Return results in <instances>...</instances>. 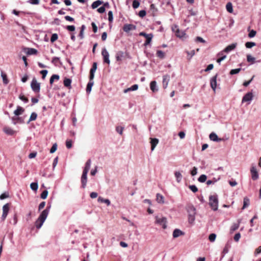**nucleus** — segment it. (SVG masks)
Returning a JSON list of instances; mask_svg holds the SVG:
<instances>
[{
    "label": "nucleus",
    "mask_w": 261,
    "mask_h": 261,
    "mask_svg": "<svg viewBox=\"0 0 261 261\" xmlns=\"http://www.w3.org/2000/svg\"><path fill=\"white\" fill-rule=\"evenodd\" d=\"M216 234L214 233L210 234L208 237V239H209L210 241L211 242H214L216 240Z\"/></svg>",
    "instance_id": "nucleus-46"
},
{
    "label": "nucleus",
    "mask_w": 261,
    "mask_h": 261,
    "mask_svg": "<svg viewBox=\"0 0 261 261\" xmlns=\"http://www.w3.org/2000/svg\"><path fill=\"white\" fill-rule=\"evenodd\" d=\"M256 34V32L253 30H252L248 34V37L249 38H253L255 36Z\"/></svg>",
    "instance_id": "nucleus-55"
},
{
    "label": "nucleus",
    "mask_w": 261,
    "mask_h": 261,
    "mask_svg": "<svg viewBox=\"0 0 261 261\" xmlns=\"http://www.w3.org/2000/svg\"><path fill=\"white\" fill-rule=\"evenodd\" d=\"M159 143V140L156 138H151V150L153 151Z\"/></svg>",
    "instance_id": "nucleus-19"
},
{
    "label": "nucleus",
    "mask_w": 261,
    "mask_h": 261,
    "mask_svg": "<svg viewBox=\"0 0 261 261\" xmlns=\"http://www.w3.org/2000/svg\"><path fill=\"white\" fill-rule=\"evenodd\" d=\"M108 20L110 23L113 22V15L112 11H110L108 12Z\"/></svg>",
    "instance_id": "nucleus-48"
},
{
    "label": "nucleus",
    "mask_w": 261,
    "mask_h": 261,
    "mask_svg": "<svg viewBox=\"0 0 261 261\" xmlns=\"http://www.w3.org/2000/svg\"><path fill=\"white\" fill-rule=\"evenodd\" d=\"M226 8L227 11L229 13H232L233 12V7L231 3L228 2L227 3L226 6Z\"/></svg>",
    "instance_id": "nucleus-37"
},
{
    "label": "nucleus",
    "mask_w": 261,
    "mask_h": 261,
    "mask_svg": "<svg viewBox=\"0 0 261 261\" xmlns=\"http://www.w3.org/2000/svg\"><path fill=\"white\" fill-rule=\"evenodd\" d=\"M146 12L144 10H141L139 12V16L141 18L144 17L146 15Z\"/></svg>",
    "instance_id": "nucleus-58"
},
{
    "label": "nucleus",
    "mask_w": 261,
    "mask_h": 261,
    "mask_svg": "<svg viewBox=\"0 0 261 261\" xmlns=\"http://www.w3.org/2000/svg\"><path fill=\"white\" fill-rule=\"evenodd\" d=\"M9 204L6 203L3 206V214L2 216V220L4 221L9 213Z\"/></svg>",
    "instance_id": "nucleus-8"
},
{
    "label": "nucleus",
    "mask_w": 261,
    "mask_h": 261,
    "mask_svg": "<svg viewBox=\"0 0 261 261\" xmlns=\"http://www.w3.org/2000/svg\"><path fill=\"white\" fill-rule=\"evenodd\" d=\"M134 9L138 8L140 6V2L137 0H134L132 4Z\"/></svg>",
    "instance_id": "nucleus-47"
},
{
    "label": "nucleus",
    "mask_w": 261,
    "mask_h": 261,
    "mask_svg": "<svg viewBox=\"0 0 261 261\" xmlns=\"http://www.w3.org/2000/svg\"><path fill=\"white\" fill-rule=\"evenodd\" d=\"M251 177L253 180L258 178V174L255 167H252L250 170Z\"/></svg>",
    "instance_id": "nucleus-14"
},
{
    "label": "nucleus",
    "mask_w": 261,
    "mask_h": 261,
    "mask_svg": "<svg viewBox=\"0 0 261 261\" xmlns=\"http://www.w3.org/2000/svg\"><path fill=\"white\" fill-rule=\"evenodd\" d=\"M177 182H180L182 179V175L179 171H176L174 173Z\"/></svg>",
    "instance_id": "nucleus-34"
},
{
    "label": "nucleus",
    "mask_w": 261,
    "mask_h": 261,
    "mask_svg": "<svg viewBox=\"0 0 261 261\" xmlns=\"http://www.w3.org/2000/svg\"><path fill=\"white\" fill-rule=\"evenodd\" d=\"M189 188L194 193H196L198 191V188L195 185H190Z\"/></svg>",
    "instance_id": "nucleus-50"
},
{
    "label": "nucleus",
    "mask_w": 261,
    "mask_h": 261,
    "mask_svg": "<svg viewBox=\"0 0 261 261\" xmlns=\"http://www.w3.org/2000/svg\"><path fill=\"white\" fill-rule=\"evenodd\" d=\"M250 205V200L247 197H245L243 199V206L242 209L244 210Z\"/></svg>",
    "instance_id": "nucleus-29"
},
{
    "label": "nucleus",
    "mask_w": 261,
    "mask_h": 261,
    "mask_svg": "<svg viewBox=\"0 0 261 261\" xmlns=\"http://www.w3.org/2000/svg\"><path fill=\"white\" fill-rule=\"evenodd\" d=\"M30 188L33 191H36L38 188L37 182H32L30 185Z\"/></svg>",
    "instance_id": "nucleus-40"
},
{
    "label": "nucleus",
    "mask_w": 261,
    "mask_h": 261,
    "mask_svg": "<svg viewBox=\"0 0 261 261\" xmlns=\"http://www.w3.org/2000/svg\"><path fill=\"white\" fill-rule=\"evenodd\" d=\"M184 232L179 229H175L173 232V237L174 238H177L181 235H184Z\"/></svg>",
    "instance_id": "nucleus-20"
},
{
    "label": "nucleus",
    "mask_w": 261,
    "mask_h": 261,
    "mask_svg": "<svg viewBox=\"0 0 261 261\" xmlns=\"http://www.w3.org/2000/svg\"><path fill=\"white\" fill-rule=\"evenodd\" d=\"M103 4V2L100 0H97L94 2L91 5V8L93 9L97 8L99 6Z\"/></svg>",
    "instance_id": "nucleus-28"
},
{
    "label": "nucleus",
    "mask_w": 261,
    "mask_h": 261,
    "mask_svg": "<svg viewBox=\"0 0 261 261\" xmlns=\"http://www.w3.org/2000/svg\"><path fill=\"white\" fill-rule=\"evenodd\" d=\"M48 73V71L47 70H42L40 71V73L42 74V79H44Z\"/></svg>",
    "instance_id": "nucleus-59"
},
{
    "label": "nucleus",
    "mask_w": 261,
    "mask_h": 261,
    "mask_svg": "<svg viewBox=\"0 0 261 261\" xmlns=\"http://www.w3.org/2000/svg\"><path fill=\"white\" fill-rule=\"evenodd\" d=\"M172 30L175 32L176 36L180 38H184L186 34L185 31H180L178 29V26L176 25L172 28Z\"/></svg>",
    "instance_id": "nucleus-7"
},
{
    "label": "nucleus",
    "mask_w": 261,
    "mask_h": 261,
    "mask_svg": "<svg viewBox=\"0 0 261 261\" xmlns=\"http://www.w3.org/2000/svg\"><path fill=\"white\" fill-rule=\"evenodd\" d=\"M101 55L103 57V62L108 64H110V60L109 59V54L106 48H103L102 49Z\"/></svg>",
    "instance_id": "nucleus-9"
},
{
    "label": "nucleus",
    "mask_w": 261,
    "mask_h": 261,
    "mask_svg": "<svg viewBox=\"0 0 261 261\" xmlns=\"http://www.w3.org/2000/svg\"><path fill=\"white\" fill-rule=\"evenodd\" d=\"M253 94L252 92H248L246 93L242 98V102H250L252 100L253 98Z\"/></svg>",
    "instance_id": "nucleus-13"
},
{
    "label": "nucleus",
    "mask_w": 261,
    "mask_h": 261,
    "mask_svg": "<svg viewBox=\"0 0 261 261\" xmlns=\"http://www.w3.org/2000/svg\"><path fill=\"white\" fill-rule=\"evenodd\" d=\"M24 50H27V54L28 55H36L37 53V49L33 48H25Z\"/></svg>",
    "instance_id": "nucleus-23"
},
{
    "label": "nucleus",
    "mask_w": 261,
    "mask_h": 261,
    "mask_svg": "<svg viewBox=\"0 0 261 261\" xmlns=\"http://www.w3.org/2000/svg\"><path fill=\"white\" fill-rule=\"evenodd\" d=\"M139 35L141 36H143V37H145L146 41L144 43V46H147L151 42L152 39L153 38V34L151 33L146 34V33H145L144 32H140L139 33Z\"/></svg>",
    "instance_id": "nucleus-5"
},
{
    "label": "nucleus",
    "mask_w": 261,
    "mask_h": 261,
    "mask_svg": "<svg viewBox=\"0 0 261 261\" xmlns=\"http://www.w3.org/2000/svg\"><path fill=\"white\" fill-rule=\"evenodd\" d=\"M32 90L35 92H39L40 90V84L38 83L36 78H33L31 83Z\"/></svg>",
    "instance_id": "nucleus-6"
},
{
    "label": "nucleus",
    "mask_w": 261,
    "mask_h": 261,
    "mask_svg": "<svg viewBox=\"0 0 261 261\" xmlns=\"http://www.w3.org/2000/svg\"><path fill=\"white\" fill-rule=\"evenodd\" d=\"M242 70V68H236V69H231L229 72L230 74L231 75H233V74H237L238 73H239V72Z\"/></svg>",
    "instance_id": "nucleus-44"
},
{
    "label": "nucleus",
    "mask_w": 261,
    "mask_h": 261,
    "mask_svg": "<svg viewBox=\"0 0 261 261\" xmlns=\"http://www.w3.org/2000/svg\"><path fill=\"white\" fill-rule=\"evenodd\" d=\"M150 9L152 11L153 13H155L157 12V9L155 8V5L153 4L150 5Z\"/></svg>",
    "instance_id": "nucleus-61"
},
{
    "label": "nucleus",
    "mask_w": 261,
    "mask_h": 261,
    "mask_svg": "<svg viewBox=\"0 0 261 261\" xmlns=\"http://www.w3.org/2000/svg\"><path fill=\"white\" fill-rule=\"evenodd\" d=\"M24 111V109L23 108H22V107H21L20 106H18L17 107L16 110H15L14 111V114L16 116H19L20 114H21Z\"/></svg>",
    "instance_id": "nucleus-25"
},
{
    "label": "nucleus",
    "mask_w": 261,
    "mask_h": 261,
    "mask_svg": "<svg viewBox=\"0 0 261 261\" xmlns=\"http://www.w3.org/2000/svg\"><path fill=\"white\" fill-rule=\"evenodd\" d=\"M156 223L162 225V227L164 229H166L167 228V219L166 217H162L159 218L158 217H156Z\"/></svg>",
    "instance_id": "nucleus-10"
},
{
    "label": "nucleus",
    "mask_w": 261,
    "mask_h": 261,
    "mask_svg": "<svg viewBox=\"0 0 261 261\" xmlns=\"http://www.w3.org/2000/svg\"><path fill=\"white\" fill-rule=\"evenodd\" d=\"M130 58L129 53L127 51H118L116 54V59L117 61H121L124 58Z\"/></svg>",
    "instance_id": "nucleus-4"
},
{
    "label": "nucleus",
    "mask_w": 261,
    "mask_h": 261,
    "mask_svg": "<svg viewBox=\"0 0 261 261\" xmlns=\"http://www.w3.org/2000/svg\"><path fill=\"white\" fill-rule=\"evenodd\" d=\"M170 79V76L168 74H165L163 76V87L166 89L167 87L169 81Z\"/></svg>",
    "instance_id": "nucleus-15"
},
{
    "label": "nucleus",
    "mask_w": 261,
    "mask_h": 261,
    "mask_svg": "<svg viewBox=\"0 0 261 261\" xmlns=\"http://www.w3.org/2000/svg\"><path fill=\"white\" fill-rule=\"evenodd\" d=\"M1 76L3 79V83L5 85H7L9 83V80L7 79V74L4 72L3 71H1Z\"/></svg>",
    "instance_id": "nucleus-30"
},
{
    "label": "nucleus",
    "mask_w": 261,
    "mask_h": 261,
    "mask_svg": "<svg viewBox=\"0 0 261 261\" xmlns=\"http://www.w3.org/2000/svg\"><path fill=\"white\" fill-rule=\"evenodd\" d=\"M12 120L14 124H16L17 123H23L24 122L23 119L20 117H13L12 118Z\"/></svg>",
    "instance_id": "nucleus-18"
},
{
    "label": "nucleus",
    "mask_w": 261,
    "mask_h": 261,
    "mask_svg": "<svg viewBox=\"0 0 261 261\" xmlns=\"http://www.w3.org/2000/svg\"><path fill=\"white\" fill-rule=\"evenodd\" d=\"M241 238V234L240 233L238 232L234 236V240L236 242H238Z\"/></svg>",
    "instance_id": "nucleus-63"
},
{
    "label": "nucleus",
    "mask_w": 261,
    "mask_h": 261,
    "mask_svg": "<svg viewBox=\"0 0 261 261\" xmlns=\"http://www.w3.org/2000/svg\"><path fill=\"white\" fill-rule=\"evenodd\" d=\"M37 114L35 112H32L31 114L30 117L27 122V124L30 123L31 121H34L37 119Z\"/></svg>",
    "instance_id": "nucleus-31"
},
{
    "label": "nucleus",
    "mask_w": 261,
    "mask_h": 261,
    "mask_svg": "<svg viewBox=\"0 0 261 261\" xmlns=\"http://www.w3.org/2000/svg\"><path fill=\"white\" fill-rule=\"evenodd\" d=\"M4 132L5 133L8 135H12L13 133V130L9 128H4Z\"/></svg>",
    "instance_id": "nucleus-54"
},
{
    "label": "nucleus",
    "mask_w": 261,
    "mask_h": 261,
    "mask_svg": "<svg viewBox=\"0 0 261 261\" xmlns=\"http://www.w3.org/2000/svg\"><path fill=\"white\" fill-rule=\"evenodd\" d=\"M237 46V43H232L229 45H228L224 49V51L228 53L230 51L233 50Z\"/></svg>",
    "instance_id": "nucleus-21"
},
{
    "label": "nucleus",
    "mask_w": 261,
    "mask_h": 261,
    "mask_svg": "<svg viewBox=\"0 0 261 261\" xmlns=\"http://www.w3.org/2000/svg\"><path fill=\"white\" fill-rule=\"evenodd\" d=\"M58 39V35L57 34H53L50 38V41L51 42H55Z\"/></svg>",
    "instance_id": "nucleus-56"
},
{
    "label": "nucleus",
    "mask_w": 261,
    "mask_h": 261,
    "mask_svg": "<svg viewBox=\"0 0 261 261\" xmlns=\"http://www.w3.org/2000/svg\"><path fill=\"white\" fill-rule=\"evenodd\" d=\"M57 149V143H55L52 146L51 149H50V153H53L55 152Z\"/></svg>",
    "instance_id": "nucleus-53"
},
{
    "label": "nucleus",
    "mask_w": 261,
    "mask_h": 261,
    "mask_svg": "<svg viewBox=\"0 0 261 261\" xmlns=\"http://www.w3.org/2000/svg\"><path fill=\"white\" fill-rule=\"evenodd\" d=\"M48 210H43L41 213L40 214V216L38 217L39 220H41L42 221H45L46 220L48 215V213L47 212Z\"/></svg>",
    "instance_id": "nucleus-16"
},
{
    "label": "nucleus",
    "mask_w": 261,
    "mask_h": 261,
    "mask_svg": "<svg viewBox=\"0 0 261 261\" xmlns=\"http://www.w3.org/2000/svg\"><path fill=\"white\" fill-rule=\"evenodd\" d=\"M94 85V82H89L86 87V92L89 94L92 90V87Z\"/></svg>",
    "instance_id": "nucleus-32"
},
{
    "label": "nucleus",
    "mask_w": 261,
    "mask_h": 261,
    "mask_svg": "<svg viewBox=\"0 0 261 261\" xmlns=\"http://www.w3.org/2000/svg\"><path fill=\"white\" fill-rule=\"evenodd\" d=\"M98 202L105 203L107 204L108 206L110 205L111 204V201L108 199H104L102 197H99L97 199Z\"/></svg>",
    "instance_id": "nucleus-27"
},
{
    "label": "nucleus",
    "mask_w": 261,
    "mask_h": 261,
    "mask_svg": "<svg viewBox=\"0 0 261 261\" xmlns=\"http://www.w3.org/2000/svg\"><path fill=\"white\" fill-rule=\"evenodd\" d=\"M123 130L124 127L118 126L116 127V131L121 135L123 134Z\"/></svg>",
    "instance_id": "nucleus-45"
},
{
    "label": "nucleus",
    "mask_w": 261,
    "mask_h": 261,
    "mask_svg": "<svg viewBox=\"0 0 261 261\" xmlns=\"http://www.w3.org/2000/svg\"><path fill=\"white\" fill-rule=\"evenodd\" d=\"M260 253H261V246H259L255 249L254 251V255L256 256Z\"/></svg>",
    "instance_id": "nucleus-64"
},
{
    "label": "nucleus",
    "mask_w": 261,
    "mask_h": 261,
    "mask_svg": "<svg viewBox=\"0 0 261 261\" xmlns=\"http://www.w3.org/2000/svg\"><path fill=\"white\" fill-rule=\"evenodd\" d=\"M72 141L71 140H66V147L67 148H71L72 147Z\"/></svg>",
    "instance_id": "nucleus-60"
},
{
    "label": "nucleus",
    "mask_w": 261,
    "mask_h": 261,
    "mask_svg": "<svg viewBox=\"0 0 261 261\" xmlns=\"http://www.w3.org/2000/svg\"><path fill=\"white\" fill-rule=\"evenodd\" d=\"M220 179V176H219L218 177H213L212 179H210L206 181V185H210L211 184H215L217 181H218Z\"/></svg>",
    "instance_id": "nucleus-26"
},
{
    "label": "nucleus",
    "mask_w": 261,
    "mask_h": 261,
    "mask_svg": "<svg viewBox=\"0 0 261 261\" xmlns=\"http://www.w3.org/2000/svg\"><path fill=\"white\" fill-rule=\"evenodd\" d=\"M9 193H7V192H5L0 195V199L3 200L5 198L9 197Z\"/></svg>",
    "instance_id": "nucleus-52"
},
{
    "label": "nucleus",
    "mask_w": 261,
    "mask_h": 261,
    "mask_svg": "<svg viewBox=\"0 0 261 261\" xmlns=\"http://www.w3.org/2000/svg\"><path fill=\"white\" fill-rule=\"evenodd\" d=\"M156 56L160 59H163L165 58V53L160 50H159L156 52Z\"/></svg>",
    "instance_id": "nucleus-43"
},
{
    "label": "nucleus",
    "mask_w": 261,
    "mask_h": 261,
    "mask_svg": "<svg viewBox=\"0 0 261 261\" xmlns=\"http://www.w3.org/2000/svg\"><path fill=\"white\" fill-rule=\"evenodd\" d=\"M218 75V73L216 74V75L213 76L210 80V85L214 92H215L216 89L217 88V78Z\"/></svg>",
    "instance_id": "nucleus-11"
},
{
    "label": "nucleus",
    "mask_w": 261,
    "mask_h": 261,
    "mask_svg": "<svg viewBox=\"0 0 261 261\" xmlns=\"http://www.w3.org/2000/svg\"><path fill=\"white\" fill-rule=\"evenodd\" d=\"M91 161L90 159L87 160L85 164V167L83 171L82 175L81 178V188L85 189L87 185V174L90 170L91 167Z\"/></svg>",
    "instance_id": "nucleus-1"
},
{
    "label": "nucleus",
    "mask_w": 261,
    "mask_h": 261,
    "mask_svg": "<svg viewBox=\"0 0 261 261\" xmlns=\"http://www.w3.org/2000/svg\"><path fill=\"white\" fill-rule=\"evenodd\" d=\"M188 214V222L190 224H193L195 220L196 208L192 204H188L186 207Z\"/></svg>",
    "instance_id": "nucleus-2"
},
{
    "label": "nucleus",
    "mask_w": 261,
    "mask_h": 261,
    "mask_svg": "<svg viewBox=\"0 0 261 261\" xmlns=\"http://www.w3.org/2000/svg\"><path fill=\"white\" fill-rule=\"evenodd\" d=\"M60 79V76L59 75L57 74H53L49 80V83L50 85H52L54 82L55 80H59Z\"/></svg>",
    "instance_id": "nucleus-35"
},
{
    "label": "nucleus",
    "mask_w": 261,
    "mask_h": 261,
    "mask_svg": "<svg viewBox=\"0 0 261 261\" xmlns=\"http://www.w3.org/2000/svg\"><path fill=\"white\" fill-rule=\"evenodd\" d=\"M150 88L152 91L153 92H155L158 91L156 81H153L151 82L150 84Z\"/></svg>",
    "instance_id": "nucleus-22"
},
{
    "label": "nucleus",
    "mask_w": 261,
    "mask_h": 261,
    "mask_svg": "<svg viewBox=\"0 0 261 261\" xmlns=\"http://www.w3.org/2000/svg\"><path fill=\"white\" fill-rule=\"evenodd\" d=\"M44 221H42L41 220H39L38 219H37V220H36V222H35V225H36V227L37 229H39L41 227V226H42L43 223H44Z\"/></svg>",
    "instance_id": "nucleus-39"
},
{
    "label": "nucleus",
    "mask_w": 261,
    "mask_h": 261,
    "mask_svg": "<svg viewBox=\"0 0 261 261\" xmlns=\"http://www.w3.org/2000/svg\"><path fill=\"white\" fill-rule=\"evenodd\" d=\"M19 98L25 103H27L29 101V99L23 95H20Z\"/></svg>",
    "instance_id": "nucleus-57"
},
{
    "label": "nucleus",
    "mask_w": 261,
    "mask_h": 261,
    "mask_svg": "<svg viewBox=\"0 0 261 261\" xmlns=\"http://www.w3.org/2000/svg\"><path fill=\"white\" fill-rule=\"evenodd\" d=\"M207 179V176L205 174H202L201 175L199 178H198V180L200 182H204L206 181Z\"/></svg>",
    "instance_id": "nucleus-38"
},
{
    "label": "nucleus",
    "mask_w": 261,
    "mask_h": 261,
    "mask_svg": "<svg viewBox=\"0 0 261 261\" xmlns=\"http://www.w3.org/2000/svg\"><path fill=\"white\" fill-rule=\"evenodd\" d=\"M136 29V25L133 24H125L123 27V30L126 33H128L131 30H135Z\"/></svg>",
    "instance_id": "nucleus-12"
},
{
    "label": "nucleus",
    "mask_w": 261,
    "mask_h": 261,
    "mask_svg": "<svg viewBox=\"0 0 261 261\" xmlns=\"http://www.w3.org/2000/svg\"><path fill=\"white\" fill-rule=\"evenodd\" d=\"M66 29L69 31L73 32L75 31V28L74 25H67L66 26Z\"/></svg>",
    "instance_id": "nucleus-62"
},
{
    "label": "nucleus",
    "mask_w": 261,
    "mask_h": 261,
    "mask_svg": "<svg viewBox=\"0 0 261 261\" xmlns=\"http://www.w3.org/2000/svg\"><path fill=\"white\" fill-rule=\"evenodd\" d=\"M97 69V63L94 62L92 65V67L90 69V72L95 73L96 70Z\"/></svg>",
    "instance_id": "nucleus-51"
},
{
    "label": "nucleus",
    "mask_w": 261,
    "mask_h": 261,
    "mask_svg": "<svg viewBox=\"0 0 261 261\" xmlns=\"http://www.w3.org/2000/svg\"><path fill=\"white\" fill-rule=\"evenodd\" d=\"M255 45H256V43L253 42H247L245 43V46L246 48H251Z\"/></svg>",
    "instance_id": "nucleus-42"
},
{
    "label": "nucleus",
    "mask_w": 261,
    "mask_h": 261,
    "mask_svg": "<svg viewBox=\"0 0 261 261\" xmlns=\"http://www.w3.org/2000/svg\"><path fill=\"white\" fill-rule=\"evenodd\" d=\"M209 137L211 140L215 142H220L222 140V139L219 138L218 136L215 133H211Z\"/></svg>",
    "instance_id": "nucleus-17"
},
{
    "label": "nucleus",
    "mask_w": 261,
    "mask_h": 261,
    "mask_svg": "<svg viewBox=\"0 0 261 261\" xmlns=\"http://www.w3.org/2000/svg\"><path fill=\"white\" fill-rule=\"evenodd\" d=\"M138 89V85L137 84H135L132 86L130 88H128L126 89H125L124 91V93H126L128 91H135Z\"/></svg>",
    "instance_id": "nucleus-33"
},
{
    "label": "nucleus",
    "mask_w": 261,
    "mask_h": 261,
    "mask_svg": "<svg viewBox=\"0 0 261 261\" xmlns=\"http://www.w3.org/2000/svg\"><path fill=\"white\" fill-rule=\"evenodd\" d=\"M208 204L211 209L214 211H216L218 208L219 199L218 195L215 194L209 196Z\"/></svg>",
    "instance_id": "nucleus-3"
},
{
    "label": "nucleus",
    "mask_w": 261,
    "mask_h": 261,
    "mask_svg": "<svg viewBox=\"0 0 261 261\" xmlns=\"http://www.w3.org/2000/svg\"><path fill=\"white\" fill-rule=\"evenodd\" d=\"M255 58L254 57H253L250 55H248L247 56V61L248 62H251V64H253L255 63Z\"/></svg>",
    "instance_id": "nucleus-41"
},
{
    "label": "nucleus",
    "mask_w": 261,
    "mask_h": 261,
    "mask_svg": "<svg viewBox=\"0 0 261 261\" xmlns=\"http://www.w3.org/2000/svg\"><path fill=\"white\" fill-rule=\"evenodd\" d=\"M156 201H158V203H164V197L161 194L158 193L156 194Z\"/></svg>",
    "instance_id": "nucleus-36"
},
{
    "label": "nucleus",
    "mask_w": 261,
    "mask_h": 261,
    "mask_svg": "<svg viewBox=\"0 0 261 261\" xmlns=\"http://www.w3.org/2000/svg\"><path fill=\"white\" fill-rule=\"evenodd\" d=\"M47 195H48V191L47 190H44L41 194L40 197L43 199H45L46 198Z\"/></svg>",
    "instance_id": "nucleus-49"
},
{
    "label": "nucleus",
    "mask_w": 261,
    "mask_h": 261,
    "mask_svg": "<svg viewBox=\"0 0 261 261\" xmlns=\"http://www.w3.org/2000/svg\"><path fill=\"white\" fill-rule=\"evenodd\" d=\"M240 222H241V221L240 220H239L238 222L237 223H233L232 224V225L231 226L230 229L231 233L233 232V231H236V230H237L239 228Z\"/></svg>",
    "instance_id": "nucleus-24"
}]
</instances>
